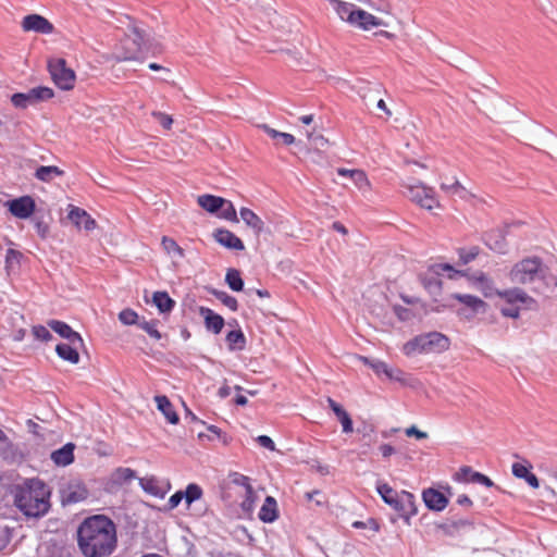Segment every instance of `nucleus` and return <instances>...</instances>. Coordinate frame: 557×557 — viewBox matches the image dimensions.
<instances>
[{"label": "nucleus", "instance_id": "1", "mask_svg": "<svg viewBox=\"0 0 557 557\" xmlns=\"http://www.w3.org/2000/svg\"><path fill=\"white\" fill-rule=\"evenodd\" d=\"M77 544L85 557H109L117 546L114 522L103 515L86 518L77 529Z\"/></svg>", "mask_w": 557, "mask_h": 557}, {"label": "nucleus", "instance_id": "2", "mask_svg": "<svg viewBox=\"0 0 557 557\" xmlns=\"http://www.w3.org/2000/svg\"><path fill=\"white\" fill-rule=\"evenodd\" d=\"M15 507L26 517L39 518L50 509V488L37 478L27 479L11 488Z\"/></svg>", "mask_w": 557, "mask_h": 557}, {"label": "nucleus", "instance_id": "3", "mask_svg": "<svg viewBox=\"0 0 557 557\" xmlns=\"http://www.w3.org/2000/svg\"><path fill=\"white\" fill-rule=\"evenodd\" d=\"M449 348V339L438 332H431L416 336L413 339L407 342L403 351L406 356L417 354H438Z\"/></svg>", "mask_w": 557, "mask_h": 557}, {"label": "nucleus", "instance_id": "4", "mask_svg": "<svg viewBox=\"0 0 557 557\" xmlns=\"http://www.w3.org/2000/svg\"><path fill=\"white\" fill-rule=\"evenodd\" d=\"M376 491L385 504L401 515H414V496L410 492L403 491L398 494L387 483H377Z\"/></svg>", "mask_w": 557, "mask_h": 557}, {"label": "nucleus", "instance_id": "5", "mask_svg": "<svg viewBox=\"0 0 557 557\" xmlns=\"http://www.w3.org/2000/svg\"><path fill=\"white\" fill-rule=\"evenodd\" d=\"M542 260L539 257H528L512 265L509 278L515 284L525 285L542 277Z\"/></svg>", "mask_w": 557, "mask_h": 557}, {"label": "nucleus", "instance_id": "6", "mask_svg": "<svg viewBox=\"0 0 557 557\" xmlns=\"http://www.w3.org/2000/svg\"><path fill=\"white\" fill-rule=\"evenodd\" d=\"M48 71L55 86L62 90H72L75 86L76 74L67 66L63 58H53L48 61Z\"/></svg>", "mask_w": 557, "mask_h": 557}, {"label": "nucleus", "instance_id": "7", "mask_svg": "<svg viewBox=\"0 0 557 557\" xmlns=\"http://www.w3.org/2000/svg\"><path fill=\"white\" fill-rule=\"evenodd\" d=\"M403 187L406 190L407 197L421 208L432 210L441 207L432 187H429L421 182H418L417 184H405Z\"/></svg>", "mask_w": 557, "mask_h": 557}, {"label": "nucleus", "instance_id": "8", "mask_svg": "<svg viewBox=\"0 0 557 557\" xmlns=\"http://www.w3.org/2000/svg\"><path fill=\"white\" fill-rule=\"evenodd\" d=\"M441 268L444 271L453 272V274H449L450 278H454L458 275L466 276L468 281L471 282L486 298L496 295L497 289L494 287V281L482 271L475 272L473 274H467L462 271L454 270V268L449 264H443Z\"/></svg>", "mask_w": 557, "mask_h": 557}, {"label": "nucleus", "instance_id": "9", "mask_svg": "<svg viewBox=\"0 0 557 557\" xmlns=\"http://www.w3.org/2000/svg\"><path fill=\"white\" fill-rule=\"evenodd\" d=\"M54 91L50 87L38 86L29 89L27 92H16L12 95L11 102L14 107L25 109L28 106L36 104L53 98Z\"/></svg>", "mask_w": 557, "mask_h": 557}, {"label": "nucleus", "instance_id": "10", "mask_svg": "<svg viewBox=\"0 0 557 557\" xmlns=\"http://www.w3.org/2000/svg\"><path fill=\"white\" fill-rule=\"evenodd\" d=\"M450 298L461 305L457 312L467 319L479 313H485L488 308V305L483 299L471 294L455 293L450 295Z\"/></svg>", "mask_w": 557, "mask_h": 557}, {"label": "nucleus", "instance_id": "11", "mask_svg": "<svg viewBox=\"0 0 557 557\" xmlns=\"http://www.w3.org/2000/svg\"><path fill=\"white\" fill-rule=\"evenodd\" d=\"M23 32H34L38 34L49 35L54 32L53 24L45 16L33 13L25 15L21 22Z\"/></svg>", "mask_w": 557, "mask_h": 557}, {"label": "nucleus", "instance_id": "12", "mask_svg": "<svg viewBox=\"0 0 557 557\" xmlns=\"http://www.w3.org/2000/svg\"><path fill=\"white\" fill-rule=\"evenodd\" d=\"M5 206L13 216L22 220L30 218L36 210L35 200L30 196L9 200Z\"/></svg>", "mask_w": 557, "mask_h": 557}, {"label": "nucleus", "instance_id": "13", "mask_svg": "<svg viewBox=\"0 0 557 557\" xmlns=\"http://www.w3.org/2000/svg\"><path fill=\"white\" fill-rule=\"evenodd\" d=\"M496 295L504 299L509 305L522 304L527 308H533L536 306L534 298L529 296L523 289L515 287L510 289L496 290Z\"/></svg>", "mask_w": 557, "mask_h": 557}, {"label": "nucleus", "instance_id": "14", "mask_svg": "<svg viewBox=\"0 0 557 557\" xmlns=\"http://www.w3.org/2000/svg\"><path fill=\"white\" fill-rule=\"evenodd\" d=\"M129 40H132L134 48L127 49L122 60H135L137 58V54L141 51L143 46L145 45L146 34L140 27L133 25L127 38L125 39V44Z\"/></svg>", "mask_w": 557, "mask_h": 557}, {"label": "nucleus", "instance_id": "15", "mask_svg": "<svg viewBox=\"0 0 557 557\" xmlns=\"http://www.w3.org/2000/svg\"><path fill=\"white\" fill-rule=\"evenodd\" d=\"M350 25L362 30H370L374 27L385 26L386 24L383 20L362 9L357 8L354 22Z\"/></svg>", "mask_w": 557, "mask_h": 557}, {"label": "nucleus", "instance_id": "16", "mask_svg": "<svg viewBox=\"0 0 557 557\" xmlns=\"http://www.w3.org/2000/svg\"><path fill=\"white\" fill-rule=\"evenodd\" d=\"M67 216L77 227H83L85 231H92L97 226L96 220L82 208L70 206Z\"/></svg>", "mask_w": 557, "mask_h": 557}, {"label": "nucleus", "instance_id": "17", "mask_svg": "<svg viewBox=\"0 0 557 557\" xmlns=\"http://www.w3.org/2000/svg\"><path fill=\"white\" fill-rule=\"evenodd\" d=\"M422 498L425 506L435 511L444 510L449 503L448 498L442 492L431 487L423 491Z\"/></svg>", "mask_w": 557, "mask_h": 557}, {"label": "nucleus", "instance_id": "18", "mask_svg": "<svg viewBox=\"0 0 557 557\" xmlns=\"http://www.w3.org/2000/svg\"><path fill=\"white\" fill-rule=\"evenodd\" d=\"M213 238L223 247L231 249V250H244L245 245L243 240L236 236L233 232L225 230V228H219L214 231Z\"/></svg>", "mask_w": 557, "mask_h": 557}, {"label": "nucleus", "instance_id": "19", "mask_svg": "<svg viewBox=\"0 0 557 557\" xmlns=\"http://www.w3.org/2000/svg\"><path fill=\"white\" fill-rule=\"evenodd\" d=\"M48 326L58 333L61 337L67 339L71 344H83L82 336L65 322L59 320H50L48 321Z\"/></svg>", "mask_w": 557, "mask_h": 557}, {"label": "nucleus", "instance_id": "20", "mask_svg": "<svg viewBox=\"0 0 557 557\" xmlns=\"http://www.w3.org/2000/svg\"><path fill=\"white\" fill-rule=\"evenodd\" d=\"M531 469L532 465L527 460H524V462H515L511 467L512 474L516 478L525 480L533 488H539L540 481L537 476L531 472Z\"/></svg>", "mask_w": 557, "mask_h": 557}, {"label": "nucleus", "instance_id": "21", "mask_svg": "<svg viewBox=\"0 0 557 557\" xmlns=\"http://www.w3.org/2000/svg\"><path fill=\"white\" fill-rule=\"evenodd\" d=\"M199 313L205 319V325L208 331L219 334L224 326V319L210 308L200 307Z\"/></svg>", "mask_w": 557, "mask_h": 557}, {"label": "nucleus", "instance_id": "22", "mask_svg": "<svg viewBox=\"0 0 557 557\" xmlns=\"http://www.w3.org/2000/svg\"><path fill=\"white\" fill-rule=\"evenodd\" d=\"M337 16L343 21L348 23L349 25L354 22L355 12L357 7L352 3L342 1V0H327Z\"/></svg>", "mask_w": 557, "mask_h": 557}, {"label": "nucleus", "instance_id": "23", "mask_svg": "<svg viewBox=\"0 0 557 557\" xmlns=\"http://www.w3.org/2000/svg\"><path fill=\"white\" fill-rule=\"evenodd\" d=\"M74 449L73 443H67L63 447L51 453V460L60 467H66L74 461Z\"/></svg>", "mask_w": 557, "mask_h": 557}, {"label": "nucleus", "instance_id": "24", "mask_svg": "<svg viewBox=\"0 0 557 557\" xmlns=\"http://www.w3.org/2000/svg\"><path fill=\"white\" fill-rule=\"evenodd\" d=\"M88 491L83 485H69L62 491L64 504H76L87 498Z\"/></svg>", "mask_w": 557, "mask_h": 557}, {"label": "nucleus", "instance_id": "25", "mask_svg": "<svg viewBox=\"0 0 557 557\" xmlns=\"http://www.w3.org/2000/svg\"><path fill=\"white\" fill-rule=\"evenodd\" d=\"M240 218L245 224L252 228L257 235H260L264 231V222L249 208L243 207L239 210Z\"/></svg>", "mask_w": 557, "mask_h": 557}, {"label": "nucleus", "instance_id": "26", "mask_svg": "<svg viewBox=\"0 0 557 557\" xmlns=\"http://www.w3.org/2000/svg\"><path fill=\"white\" fill-rule=\"evenodd\" d=\"M154 401L157 404V408L164 414L165 419L171 424H176L180 421L178 414L176 413L172 403L164 395H159L154 397Z\"/></svg>", "mask_w": 557, "mask_h": 557}, {"label": "nucleus", "instance_id": "27", "mask_svg": "<svg viewBox=\"0 0 557 557\" xmlns=\"http://www.w3.org/2000/svg\"><path fill=\"white\" fill-rule=\"evenodd\" d=\"M327 404L335 413V416L337 417V419L339 420L343 428V432L351 433L354 431L352 420L348 412L332 398H327Z\"/></svg>", "mask_w": 557, "mask_h": 557}, {"label": "nucleus", "instance_id": "28", "mask_svg": "<svg viewBox=\"0 0 557 557\" xmlns=\"http://www.w3.org/2000/svg\"><path fill=\"white\" fill-rule=\"evenodd\" d=\"M278 517L277 504L274 497L267 496L259 511V519L263 522L271 523Z\"/></svg>", "mask_w": 557, "mask_h": 557}, {"label": "nucleus", "instance_id": "29", "mask_svg": "<svg viewBox=\"0 0 557 557\" xmlns=\"http://www.w3.org/2000/svg\"><path fill=\"white\" fill-rule=\"evenodd\" d=\"M259 128H261L269 137H271L274 141V145L276 146H290L295 143V137L292 134L276 131L268 124H261L259 125Z\"/></svg>", "mask_w": 557, "mask_h": 557}, {"label": "nucleus", "instance_id": "30", "mask_svg": "<svg viewBox=\"0 0 557 557\" xmlns=\"http://www.w3.org/2000/svg\"><path fill=\"white\" fill-rule=\"evenodd\" d=\"M198 205L210 213H215L225 206V199L214 195H201L197 199Z\"/></svg>", "mask_w": 557, "mask_h": 557}, {"label": "nucleus", "instance_id": "31", "mask_svg": "<svg viewBox=\"0 0 557 557\" xmlns=\"http://www.w3.org/2000/svg\"><path fill=\"white\" fill-rule=\"evenodd\" d=\"M139 485L146 493L159 498H163L166 493L154 476L140 478Z\"/></svg>", "mask_w": 557, "mask_h": 557}, {"label": "nucleus", "instance_id": "32", "mask_svg": "<svg viewBox=\"0 0 557 557\" xmlns=\"http://www.w3.org/2000/svg\"><path fill=\"white\" fill-rule=\"evenodd\" d=\"M75 346L76 345H73L70 342L69 344H59L55 347V352L61 359L76 364L79 362V354Z\"/></svg>", "mask_w": 557, "mask_h": 557}, {"label": "nucleus", "instance_id": "33", "mask_svg": "<svg viewBox=\"0 0 557 557\" xmlns=\"http://www.w3.org/2000/svg\"><path fill=\"white\" fill-rule=\"evenodd\" d=\"M152 302L161 313L171 312L175 306V301L166 292H154L152 295Z\"/></svg>", "mask_w": 557, "mask_h": 557}, {"label": "nucleus", "instance_id": "34", "mask_svg": "<svg viewBox=\"0 0 557 557\" xmlns=\"http://www.w3.org/2000/svg\"><path fill=\"white\" fill-rule=\"evenodd\" d=\"M64 171L55 165H41L35 172V177L41 182L49 183L55 176H62Z\"/></svg>", "mask_w": 557, "mask_h": 557}, {"label": "nucleus", "instance_id": "35", "mask_svg": "<svg viewBox=\"0 0 557 557\" xmlns=\"http://www.w3.org/2000/svg\"><path fill=\"white\" fill-rule=\"evenodd\" d=\"M351 181L362 193H369L372 190V184L363 170L355 169V173H351Z\"/></svg>", "mask_w": 557, "mask_h": 557}, {"label": "nucleus", "instance_id": "36", "mask_svg": "<svg viewBox=\"0 0 557 557\" xmlns=\"http://www.w3.org/2000/svg\"><path fill=\"white\" fill-rule=\"evenodd\" d=\"M226 343L231 350L238 349L242 350L245 348L246 338L244 333L240 330L231 331L226 335Z\"/></svg>", "mask_w": 557, "mask_h": 557}, {"label": "nucleus", "instance_id": "37", "mask_svg": "<svg viewBox=\"0 0 557 557\" xmlns=\"http://www.w3.org/2000/svg\"><path fill=\"white\" fill-rule=\"evenodd\" d=\"M225 282L228 287L234 292H240L244 287V282L240 273L236 269H228L225 275Z\"/></svg>", "mask_w": 557, "mask_h": 557}, {"label": "nucleus", "instance_id": "38", "mask_svg": "<svg viewBox=\"0 0 557 557\" xmlns=\"http://www.w3.org/2000/svg\"><path fill=\"white\" fill-rule=\"evenodd\" d=\"M135 478H136L135 471L132 470L131 468H117L112 473V481L119 485L131 482Z\"/></svg>", "mask_w": 557, "mask_h": 557}, {"label": "nucleus", "instance_id": "39", "mask_svg": "<svg viewBox=\"0 0 557 557\" xmlns=\"http://www.w3.org/2000/svg\"><path fill=\"white\" fill-rule=\"evenodd\" d=\"M161 245L169 255H174L178 258H183L185 256L184 249L169 236L162 237Z\"/></svg>", "mask_w": 557, "mask_h": 557}, {"label": "nucleus", "instance_id": "40", "mask_svg": "<svg viewBox=\"0 0 557 557\" xmlns=\"http://www.w3.org/2000/svg\"><path fill=\"white\" fill-rule=\"evenodd\" d=\"M441 189L450 195H457L460 198H465L467 194V189L460 184L457 178H453L450 183H442Z\"/></svg>", "mask_w": 557, "mask_h": 557}, {"label": "nucleus", "instance_id": "41", "mask_svg": "<svg viewBox=\"0 0 557 557\" xmlns=\"http://www.w3.org/2000/svg\"><path fill=\"white\" fill-rule=\"evenodd\" d=\"M228 480L235 485L243 486L246 494L252 493V485L250 484V479L247 475L239 472H231L228 474Z\"/></svg>", "mask_w": 557, "mask_h": 557}, {"label": "nucleus", "instance_id": "42", "mask_svg": "<svg viewBox=\"0 0 557 557\" xmlns=\"http://www.w3.org/2000/svg\"><path fill=\"white\" fill-rule=\"evenodd\" d=\"M184 493V498H185V502L186 504L189 506L191 503H194L195 500H198L202 497V488L198 485V484H195V483H190L186 486V490Z\"/></svg>", "mask_w": 557, "mask_h": 557}, {"label": "nucleus", "instance_id": "43", "mask_svg": "<svg viewBox=\"0 0 557 557\" xmlns=\"http://www.w3.org/2000/svg\"><path fill=\"white\" fill-rule=\"evenodd\" d=\"M138 325L141 330H144L153 339H156V341L161 339L162 335L158 330V325H159L158 320L141 321L138 323Z\"/></svg>", "mask_w": 557, "mask_h": 557}, {"label": "nucleus", "instance_id": "44", "mask_svg": "<svg viewBox=\"0 0 557 557\" xmlns=\"http://www.w3.org/2000/svg\"><path fill=\"white\" fill-rule=\"evenodd\" d=\"M220 210H221L220 218H222L226 221L233 222V223L239 222L236 209L230 200L225 199V206H223V208H220Z\"/></svg>", "mask_w": 557, "mask_h": 557}, {"label": "nucleus", "instance_id": "45", "mask_svg": "<svg viewBox=\"0 0 557 557\" xmlns=\"http://www.w3.org/2000/svg\"><path fill=\"white\" fill-rule=\"evenodd\" d=\"M480 253L479 247H471L470 249L461 248L458 250L459 261L461 264H468L473 261Z\"/></svg>", "mask_w": 557, "mask_h": 557}, {"label": "nucleus", "instance_id": "46", "mask_svg": "<svg viewBox=\"0 0 557 557\" xmlns=\"http://www.w3.org/2000/svg\"><path fill=\"white\" fill-rule=\"evenodd\" d=\"M119 320L125 325H134L138 323V314L133 309H124L119 313Z\"/></svg>", "mask_w": 557, "mask_h": 557}, {"label": "nucleus", "instance_id": "47", "mask_svg": "<svg viewBox=\"0 0 557 557\" xmlns=\"http://www.w3.org/2000/svg\"><path fill=\"white\" fill-rule=\"evenodd\" d=\"M215 296L228 309H231L232 311H237L238 302L235 297L226 294L225 292H218V293H215Z\"/></svg>", "mask_w": 557, "mask_h": 557}, {"label": "nucleus", "instance_id": "48", "mask_svg": "<svg viewBox=\"0 0 557 557\" xmlns=\"http://www.w3.org/2000/svg\"><path fill=\"white\" fill-rule=\"evenodd\" d=\"M151 115L160 123L164 129L170 131L172 128L173 117L171 115L161 111H153Z\"/></svg>", "mask_w": 557, "mask_h": 557}, {"label": "nucleus", "instance_id": "49", "mask_svg": "<svg viewBox=\"0 0 557 557\" xmlns=\"http://www.w3.org/2000/svg\"><path fill=\"white\" fill-rule=\"evenodd\" d=\"M33 335L41 342H49L52 339V334L50 331L44 325H35L32 329Z\"/></svg>", "mask_w": 557, "mask_h": 557}, {"label": "nucleus", "instance_id": "50", "mask_svg": "<svg viewBox=\"0 0 557 557\" xmlns=\"http://www.w3.org/2000/svg\"><path fill=\"white\" fill-rule=\"evenodd\" d=\"M22 258V253L15 249H8L5 255V265L7 269H11L17 264H20Z\"/></svg>", "mask_w": 557, "mask_h": 557}, {"label": "nucleus", "instance_id": "51", "mask_svg": "<svg viewBox=\"0 0 557 557\" xmlns=\"http://www.w3.org/2000/svg\"><path fill=\"white\" fill-rule=\"evenodd\" d=\"M366 363H369L370 367L373 369V371L380 375H392V368H389L385 362L377 361V362H369L368 358H362Z\"/></svg>", "mask_w": 557, "mask_h": 557}, {"label": "nucleus", "instance_id": "52", "mask_svg": "<svg viewBox=\"0 0 557 557\" xmlns=\"http://www.w3.org/2000/svg\"><path fill=\"white\" fill-rule=\"evenodd\" d=\"M474 471L469 466L461 467L454 475V479L458 482H471L470 478H472V474Z\"/></svg>", "mask_w": 557, "mask_h": 557}, {"label": "nucleus", "instance_id": "53", "mask_svg": "<svg viewBox=\"0 0 557 557\" xmlns=\"http://www.w3.org/2000/svg\"><path fill=\"white\" fill-rule=\"evenodd\" d=\"M352 527L355 529H366V528H370L372 531L374 532H379L380 531V523L377 522V520L371 518L369 519L367 522L364 521H355L352 523Z\"/></svg>", "mask_w": 557, "mask_h": 557}, {"label": "nucleus", "instance_id": "54", "mask_svg": "<svg viewBox=\"0 0 557 557\" xmlns=\"http://www.w3.org/2000/svg\"><path fill=\"white\" fill-rule=\"evenodd\" d=\"M470 480H471V482L480 483L486 487L494 486V482L488 476H486L483 473L476 472V471H474V473L472 474V478H470Z\"/></svg>", "mask_w": 557, "mask_h": 557}, {"label": "nucleus", "instance_id": "55", "mask_svg": "<svg viewBox=\"0 0 557 557\" xmlns=\"http://www.w3.org/2000/svg\"><path fill=\"white\" fill-rule=\"evenodd\" d=\"M184 498V493L183 491H177L176 493H174L170 498H169V502H168V509L169 510H172L174 508H176L180 503L182 502V499Z\"/></svg>", "mask_w": 557, "mask_h": 557}, {"label": "nucleus", "instance_id": "56", "mask_svg": "<svg viewBox=\"0 0 557 557\" xmlns=\"http://www.w3.org/2000/svg\"><path fill=\"white\" fill-rule=\"evenodd\" d=\"M405 433H406L407 436H409V437L413 436V437H416L418 440H424V438L428 437V433L426 432L420 431L414 425H411V426L407 428L405 430Z\"/></svg>", "mask_w": 557, "mask_h": 557}, {"label": "nucleus", "instance_id": "57", "mask_svg": "<svg viewBox=\"0 0 557 557\" xmlns=\"http://www.w3.org/2000/svg\"><path fill=\"white\" fill-rule=\"evenodd\" d=\"M257 442L259 443L260 446L269 449V450H274L275 449V444L274 442L272 441L271 437L267 436V435H260L257 437Z\"/></svg>", "mask_w": 557, "mask_h": 557}, {"label": "nucleus", "instance_id": "58", "mask_svg": "<svg viewBox=\"0 0 557 557\" xmlns=\"http://www.w3.org/2000/svg\"><path fill=\"white\" fill-rule=\"evenodd\" d=\"M500 313H502V315H504L506 318L518 319L520 315V309L516 308V307L502 308Z\"/></svg>", "mask_w": 557, "mask_h": 557}, {"label": "nucleus", "instance_id": "59", "mask_svg": "<svg viewBox=\"0 0 557 557\" xmlns=\"http://www.w3.org/2000/svg\"><path fill=\"white\" fill-rule=\"evenodd\" d=\"M307 138L309 141H313L317 145L325 146L327 144V139L323 137L321 134H313L310 132H307Z\"/></svg>", "mask_w": 557, "mask_h": 557}, {"label": "nucleus", "instance_id": "60", "mask_svg": "<svg viewBox=\"0 0 557 557\" xmlns=\"http://www.w3.org/2000/svg\"><path fill=\"white\" fill-rule=\"evenodd\" d=\"M255 499H256V494H255L253 490H252L251 494H246L245 493V499L242 503V507L244 509H250L252 507L253 503H255Z\"/></svg>", "mask_w": 557, "mask_h": 557}, {"label": "nucleus", "instance_id": "61", "mask_svg": "<svg viewBox=\"0 0 557 557\" xmlns=\"http://www.w3.org/2000/svg\"><path fill=\"white\" fill-rule=\"evenodd\" d=\"M380 451L384 458H387L395 453V448L389 444H383L380 446Z\"/></svg>", "mask_w": 557, "mask_h": 557}, {"label": "nucleus", "instance_id": "62", "mask_svg": "<svg viewBox=\"0 0 557 557\" xmlns=\"http://www.w3.org/2000/svg\"><path fill=\"white\" fill-rule=\"evenodd\" d=\"M394 310H395V313L397 314V317L401 320H406L409 315V310L406 308H403L400 306L395 307Z\"/></svg>", "mask_w": 557, "mask_h": 557}, {"label": "nucleus", "instance_id": "63", "mask_svg": "<svg viewBox=\"0 0 557 557\" xmlns=\"http://www.w3.org/2000/svg\"><path fill=\"white\" fill-rule=\"evenodd\" d=\"M457 503L460 506H467V507H471L473 505L472 500L465 494L458 496Z\"/></svg>", "mask_w": 557, "mask_h": 557}, {"label": "nucleus", "instance_id": "64", "mask_svg": "<svg viewBox=\"0 0 557 557\" xmlns=\"http://www.w3.org/2000/svg\"><path fill=\"white\" fill-rule=\"evenodd\" d=\"M332 228L343 235H347L348 234V230L346 228V226L344 224H342L341 222H334L332 224Z\"/></svg>", "mask_w": 557, "mask_h": 557}]
</instances>
